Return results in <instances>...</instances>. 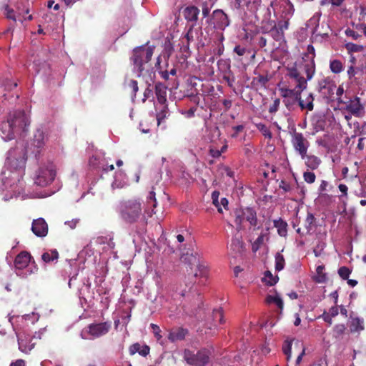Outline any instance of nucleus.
Listing matches in <instances>:
<instances>
[{"mask_svg":"<svg viewBox=\"0 0 366 366\" xmlns=\"http://www.w3.org/2000/svg\"><path fill=\"white\" fill-rule=\"evenodd\" d=\"M315 216L312 213H308L305 219L306 228L308 231L312 229V226L315 222Z\"/></svg>","mask_w":366,"mask_h":366,"instance_id":"55","label":"nucleus"},{"mask_svg":"<svg viewBox=\"0 0 366 366\" xmlns=\"http://www.w3.org/2000/svg\"><path fill=\"white\" fill-rule=\"evenodd\" d=\"M347 50L350 52H359L363 49L362 45H358L354 43H347L345 44Z\"/></svg>","mask_w":366,"mask_h":366,"instance_id":"46","label":"nucleus"},{"mask_svg":"<svg viewBox=\"0 0 366 366\" xmlns=\"http://www.w3.org/2000/svg\"><path fill=\"white\" fill-rule=\"evenodd\" d=\"M262 281L265 282L266 285L269 286L274 285L278 281L277 276H273L272 274L269 271H267L264 272V277L262 278Z\"/></svg>","mask_w":366,"mask_h":366,"instance_id":"35","label":"nucleus"},{"mask_svg":"<svg viewBox=\"0 0 366 366\" xmlns=\"http://www.w3.org/2000/svg\"><path fill=\"white\" fill-rule=\"evenodd\" d=\"M17 86V83L14 82L7 77L0 76V96L6 97L4 92L11 91Z\"/></svg>","mask_w":366,"mask_h":366,"instance_id":"18","label":"nucleus"},{"mask_svg":"<svg viewBox=\"0 0 366 366\" xmlns=\"http://www.w3.org/2000/svg\"><path fill=\"white\" fill-rule=\"evenodd\" d=\"M285 267V258L283 255L277 252L275 255V269L277 271H281Z\"/></svg>","mask_w":366,"mask_h":366,"instance_id":"41","label":"nucleus"},{"mask_svg":"<svg viewBox=\"0 0 366 366\" xmlns=\"http://www.w3.org/2000/svg\"><path fill=\"white\" fill-rule=\"evenodd\" d=\"M350 272V270L347 267H341L338 269V274L343 280H347Z\"/></svg>","mask_w":366,"mask_h":366,"instance_id":"52","label":"nucleus"},{"mask_svg":"<svg viewBox=\"0 0 366 366\" xmlns=\"http://www.w3.org/2000/svg\"><path fill=\"white\" fill-rule=\"evenodd\" d=\"M127 184V175L122 170H119L115 173L114 181L112 184V189H121Z\"/></svg>","mask_w":366,"mask_h":366,"instance_id":"16","label":"nucleus"},{"mask_svg":"<svg viewBox=\"0 0 366 366\" xmlns=\"http://www.w3.org/2000/svg\"><path fill=\"white\" fill-rule=\"evenodd\" d=\"M111 322L92 323L89 325L86 330L81 333V336L84 339L87 338L86 337H84V333L87 332L92 339L98 338L107 334L111 329Z\"/></svg>","mask_w":366,"mask_h":366,"instance_id":"9","label":"nucleus"},{"mask_svg":"<svg viewBox=\"0 0 366 366\" xmlns=\"http://www.w3.org/2000/svg\"><path fill=\"white\" fill-rule=\"evenodd\" d=\"M48 140V135L42 129H38L34 136L33 147L36 149L32 152L35 153V156L40 153V150L44 147L46 141Z\"/></svg>","mask_w":366,"mask_h":366,"instance_id":"14","label":"nucleus"},{"mask_svg":"<svg viewBox=\"0 0 366 366\" xmlns=\"http://www.w3.org/2000/svg\"><path fill=\"white\" fill-rule=\"evenodd\" d=\"M187 332V330L181 327L172 330L169 333L168 339L173 342L182 340L185 337Z\"/></svg>","mask_w":366,"mask_h":366,"instance_id":"23","label":"nucleus"},{"mask_svg":"<svg viewBox=\"0 0 366 366\" xmlns=\"http://www.w3.org/2000/svg\"><path fill=\"white\" fill-rule=\"evenodd\" d=\"M356 195L360 197H366V184L360 182V188Z\"/></svg>","mask_w":366,"mask_h":366,"instance_id":"64","label":"nucleus"},{"mask_svg":"<svg viewBox=\"0 0 366 366\" xmlns=\"http://www.w3.org/2000/svg\"><path fill=\"white\" fill-rule=\"evenodd\" d=\"M155 94L157 102L159 104L164 105L167 102V87L162 83H157L155 85Z\"/></svg>","mask_w":366,"mask_h":366,"instance_id":"19","label":"nucleus"},{"mask_svg":"<svg viewBox=\"0 0 366 366\" xmlns=\"http://www.w3.org/2000/svg\"><path fill=\"white\" fill-rule=\"evenodd\" d=\"M320 17H321V13L316 12L307 22V24H306L307 27L310 29L311 31L313 34L317 32V31Z\"/></svg>","mask_w":366,"mask_h":366,"instance_id":"26","label":"nucleus"},{"mask_svg":"<svg viewBox=\"0 0 366 366\" xmlns=\"http://www.w3.org/2000/svg\"><path fill=\"white\" fill-rule=\"evenodd\" d=\"M343 64L340 60H332L330 63V69L332 73L339 74L343 71Z\"/></svg>","mask_w":366,"mask_h":366,"instance_id":"36","label":"nucleus"},{"mask_svg":"<svg viewBox=\"0 0 366 366\" xmlns=\"http://www.w3.org/2000/svg\"><path fill=\"white\" fill-rule=\"evenodd\" d=\"M29 123V117L24 111L14 112L6 122L0 124L1 138L5 142L13 139L16 133L26 132Z\"/></svg>","mask_w":366,"mask_h":366,"instance_id":"2","label":"nucleus"},{"mask_svg":"<svg viewBox=\"0 0 366 366\" xmlns=\"http://www.w3.org/2000/svg\"><path fill=\"white\" fill-rule=\"evenodd\" d=\"M244 220V217H243L242 210H237L235 212V224L237 225V229H242V224Z\"/></svg>","mask_w":366,"mask_h":366,"instance_id":"43","label":"nucleus"},{"mask_svg":"<svg viewBox=\"0 0 366 366\" xmlns=\"http://www.w3.org/2000/svg\"><path fill=\"white\" fill-rule=\"evenodd\" d=\"M357 73L353 66H351L347 69V75L351 81H356L357 79L355 78V75Z\"/></svg>","mask_w":366,"mask_h":366,"instance_id":"63","label":"nucleus"},{"mask_svg":"<svg viewBox=\"0 0 366 366\" xmlns=\"http://www.w3.org/2000/svg\"><path fill=\"white\" fill-rule=\"evenodd\" d=\"M199 10L194 6H187L183 11V16L188 21L192 22V24H196L198 19Z\"/></svg>","mask_w":366,"mask_h":366,"instance_id":"17","label":"nucleus"},{"mask_svg":"<svg viewBox=\"0 0 366 366\" xmlns=\"http://www.w3.org/2000/svg\"><path fill=\"white\" fill-rule=\"evenodd\" d=\"M59 257V253L56 249L45 252L41 255L42 260L46 263L56 261Z\"/></svg>","mask_w":366,"mask_h":366,"instance_id":"33","label":"nucleus"},{"mask_svg":"<svg viewBox=\"0 0 366 366\" xmlns=\"http://www.w3.org/2000/svg\"><path fill=\"white\" fill-rule=\"evenodd\" d=\"M230 248L236 254H240L244 249V244L240 238L234 237L232 239Z\"/></svg>","mask_w":366,"mask_h":366,"instance_id":"27","label":"nucleus"},{"mask_svg":"<svg viewBox=\"0 0 366 366\" xmlns=\"http://www.w3.org/2000/svg\"><path fill=\"white\" fill-rule=\"evenodd\" d=\"M295 12L293 4L287 0L286 4L282 6V14L280 15L281 19H285L290 20Z\"/></svg>","mask_w":366,"mask_h":366,"instance_id":"25","label":"nucleus"},{"mask_svg":"<svg viewBox=\"0 0 366 366\" xmlns=\"http://www.w3.org/2000/svg\"><path fill=\"white\" fill-rule=\"evenodd\" d=\"M339 103L345 104L346 110L355 117H361L364 114V107L357 97L350 99L348 102L339 100Z\"/></svg>","mask_w":366,"mask_h":366,"instance_id":"13","label":"nucleus"},{"mask_svg":"<svg viewBox=\"0 0 366 366\" xmlns=\"http://www.w3.org/2000/svg\"><path fill=\"white\" fill-rule=\"evenodd\" d=\"M219 192L214 191L212 192V202L215 205V207L217 208L218 212L222 213V207H220V204H219Z\"/></svg>","mask_w":366,"mask_h":366,"instance_id":"49","label":"nucleus"},{"mask_svg":"<svg viewBox=\"0 0 366 366\" xmlns=\"http://www.w3.org/2000/svg\"><path fill=\"white\" fill-rule=\"evenodd\" d=\"M325 246V242L322 241H320L317 243V244L316 245L313 250L315 257H320L322 254V252L324 250Z\"/></svg>","mask_w":366,"mask_h":366,"instance_id":"50","label":"nucleus"},{"mask_svg":"<svg viewBox=\"0 0 366 366\" xmlns=\"http://www.w3.org/2000/svg\"><path fill=\"white\" fill-rule=\"evenodd\" d=\"M292 144L295 151L305 159L310 143L302 133L295 132L292 135Z\"/></svg>","mask_w":366,"mask_h":366,"instance_id":"10","label":"nucleus"},{"mask_svg":"<svg viewBox=\"0 0 366 366\" xmlns=\"http://www.w3.org/2000/svg\"><path fill=\"white\" fill-rule=\"evenodd\" d=\"M5 15L7 19H11L14 22L18 20V17L15 14L14 11L12 9H10L8 6L5 7Z\"/></svg>","mask_w":366,"mask_h":366,"instance_id":"51","label":"nucleus"},{"mask_svg":"<svg viewBox=\"0 0 366 366\" xmlns=\"http://www.w3.org/2000/svg\"><path fill=\"white\" fill-rule=\"evenodd\" d=\"M279 188L282 189L285 193L292 191V185L285 180H281L279 183Z\"/></svg>","mask_w":366,"mask_h":366,"instance_id":"53","label":"nucleus"},{"mask_svg":"<svg viewBox=\"0 0 366 366\" xmlns=\"http://www.w3.org/2000/svg\"><path fill=\"white\" fill-rule=\"evenodd\" d=\"M147 205L148 207H152V212H154V208L157 206V200L155 197V193L154 191H151L147 197Z\"/></svg>","mask_w":366,"mask_h":366,"instance_id":"44","label":"nucleus"},{"mask_svg":"<svg viewBox=\"0 0 366 366\" xmlns=\"http://www.w3.org/2000/svg\"><path fill=\"white\" fill-rule=\"evenodd\" d=\"M80 222L79 218H74L71 220H68L64 222V224L71 229H74L76 227L77 224Z\"/></svg>","mask_w":366,"mask_h":366,"instance_id":"60","label":"nucleus"},{"mask_svg":"<svg viewBox=\"0 0 366 366\" xmlns=\"http://www.w3.org/2000/svg\"><path fill=\"white\" fill-rule=\"evenodd\" d=\"M280 104V99H275L273 102V104L269 107V112L271 114H274L277 112L279 107Z\"/></svg>","mask_w":366,"mask_h":366,"instance_id":"61","label":"nucleus"},{"mask_svg":"<svg viewBox=\"0 0 366 366\" xmlns=\"http://www.w3.org/2000/svg\"><path fill=\"white\" fill-rule=\"evenodd\" d=\"M242 213L244 220L249 222L251 226L257 224V213L252 208L247 207L242 209Z\"/></svg>","mask_w":366,"mask_h":366,"instance_id":"20","label":"nucleus"},{"mask_svg":"<svg viewBox=\"0 0 366 366\" xmlns=\"http://www.w3.org/2000/svg\"><path fill=\"white\" fill-rule=\"evenodd\" d=\"M31 231L39 237H46L48 233V225L44 219L40 217L34 219L31 224Z\"/></svg>","mask_w":366,"mask_h":366,"instance_id":"15","label":"nucleus"},{"mask_svg":"<svg viewBox=\"0 0 366 366\" xmlns=\"http://www.w3.org/2000/svg\"><path fill=\"white\" fill-rule=\"evenodd\" d=\"M289 21L290 20H287L285 19H281L280 17L277 24L276 25L277 28L279 29L280 31H284L287 29H288L289 27Z\"/></svg>","mask_w":366,"mask_h":366,"instance_id":"48","label":"nucleus"},{"mask_svg":"<svg viewBox=\"0 0 366 366\" xmlns=\"http://www.w3.org/2000/svg\"><path fill=\"white\" fill-rule=\"evenodd\" d=\"M346 327L344 324L336 325L333 328L334 336L337 338L344 334Z\"/></svg>","mask_w":366,"mask_h":366,"instance_id":"45","label":"nucleus"},{"mask_svg":"<svg viewBox=\"0 0 366 366\" xmlns=\"http://www.w3.org/2000/svg\"><path fill=\"white\" fill-rule=\"evenodd\" d=\"M56 173L55 166L51 162L41 164L34 174V182L37 186L46 187L54 180Z\"/></svg>","mask_w":366,"mask_h":366,"instance_id":"7","label":"nucleus"},{"mask_svg":"<svg viewBox=\"0 0 366 366\" xmlns=\"http://www.w3.org/2000/svg\"><path fill=\"white\" fill-rule=\"evenodd\" d=\"M19 349L24 353L29 352L34 347V343L27 342V340L21 337H18Z\"/></svg>","mask_w":366,"mask_h":366,"instance_id":"29","label":"nucleus"},{"mask_svg":"<svg viewBox=\"0 0 366 366\" xmlns=\"http://www.w3.org/2000/svg\"><path fill=\"white\" fill-rule=\"evenodd\" d=\"M22 317L25 320H30L33 319L32 323L34 324L36 322H37L39 319V315L38 314H36L34 312H32L31 314H26L22 316Z\"/></svg>","mask_w":366,"mask_h":366,"instance_id":"62","label":"nucleus"},{"mask_svg":"<svg viewBox=\"0 0 366 366\" xmlns=\"http://www.w3.org/2000/svg\"><path fill=\"white\" fill-rule=\"evenodd\" d=\"M301 93L297 94L291 97L283 99V102L288 110H294L297 103L299 104L300 95Z\"/></svg>","mask_w":366,"mask_h":366,"instance_id":"28","label":"nucleus"},{"mask_svg":"<svg viewBox=\"0 0 366 366\" xmlns=\"http://www.w3.org/2000/svg\"><path fill=\"white\" fill-rule=\"evenodd\" d=\"M292 340L287 339L282 345V351L284 354L287 356V360H290L292 356Z\"/></svg>","mask_w":366,"mask_h":366,"instance_id":"38","label":"nucleus"},{"mask_svg":"<svg viewBox=\"0 0 366 366\" xmlns=\"http://www.w3.org/2000/svg\"><path fill=\"white\" fill-rule=\"evenodd\" d=\"M97 242L98 244H104L107 242L108 249H114L115 247L114 242L112 241V238H107L106 237H99L97 239Z\"/></svg>","mask_w":366,"mask_h":366,"instance_id":"42","label":"nucleus"},{"mask_svg":"<svg viewBox=\"0 0 366 366\" xmlns=\"http://www.w3.org/2000/svg\"><path fill=\"white\" fill-rule=\"evenodd\" d=\"M150 327H151V328L152 330V332L154 333V335L155 336L157 340H160L162 337L161 335V330H160L159 327L157 325H155L153 323H152L150 325Z\"/></svg>","mask_w":366,"mask_h":366,"instance_id":"58","label":"nucleus"},{"mask_svg":"<svg viewBox=\"0 0 366 366\" xmlns=\"http://www.w3.org/2000/svg\"><path fill=\"white\" fill-rule=\"evenodd\" d=\"M258 129H259V131L262 133V134L265 137H268L269 139L272 137V133L265 124H259Z\"/></svg>","mask_w":366,"mask_h":366,"instance_id":"57","label":"nucleus"},{"mask_svg":"<svg viewBox=\"0 0 366 366\" xmlns=\"http://www.w3.org/2000/svg\"><path fill=\"white\" fill-rule=\"evenodd\" d=\"M288 76L296 84L294 89H290L285 86L279 88L281 96L283 99L291 97L297 94L302 93V92L307 87V79H305L302 76L297 68H291L288 72Z\"/></svg>","mask_w":366,"mask_h":366,"instance_id":"6","label":"nucleus"},{"mask_svg":"<svg viewBox=\"0 0 366 366\" xmlns=\"http://www.w3.org/2000/svg\"><path fill=\"white\" fill-rule=\"evenodd\" d=\"M364 320L360 317L351 318L350 321V330L352 333L360 332L364 330Z\"/></svg>","mask_w":366,"mask_h":366,"instance_id":"22","label":"nucleus"},{"mask_svg":"<svg viewBox=\"0 0 366 366\" xmlns=\"http://www.w3.org/2000/svg\"><path fill=\"white\" fill-rule=\"evenodd\" d=\"M324 269H325V267L322 265H320L317 267L316 271H317V275L315 278V281L317 282L323 283L327 281L326 274L325 273H323Z\"/></svg>","mask_w":366,"mask_h":366,"instance_id":"39","label":"nucleus"},{"mask_svg":"<svg viewBox=\"0 0 366 366\" xmlns=\"http://www.w3.org/2000/svg\"><path fill=\"white\" fill-rule=\"evenodd\" d=\"M315 48L312 45L309 44L307 48V54L305 55V57H303V59L307 61L304 64V71L308 80L312 78L315 71Z\"/></svg>","mask_w":366,"mask_h":366,"instance_id":"11","label":"nucleus"},{"mask_svg":"<svg viewBox=\"0 0 366 366\" xmlns=\"http://www.w3.org/2000/svg\"><path fill=\"white\" fill-rule=\"evenodd\" d=\"M303 177H304V180L309 184L313 183L316 179V176H315V173L311 172H305L303 174Z\"/></svg>","mask_w":366,"mask_h":366,"instance_id":"54","label":"nucleus"},{"mask_svg":"<svg viewBox=\"0 0 366 366\" xmlns=\"http://www.w3.org/2000/svg\"><path fill=\"white\" fill-rule=\"evenodd\" d=\"M314 97L312 93L309 94L305 99H302L301 94L300 95L299 106L301 109H307L308 111H312L314 109L313 104Z\"/></svg>","mask_w":366,"mask_h":366,"instance_id":"24","label":"nucleus"},{"mask_svg":"<svg viewBox=\"0 0 366 366\" xmlns=\"http://www.w3.org/2000/svg\"><path fill=\"white\" fill-rule=\"evenodd\" d=\"M194 26V24H192L189 26V28L188 29V31L185 34V38L187 39V41L188 44L190 42L194 41V31H193Z\"/></svg>","mask_w":366,"mask_h":366,"instance_id":"56","label":"nucleus"},{"mask_svg":"<svg viewBox=\"0 0 366 366\" xmlns=\"http://www.w3.org/2000/svg\"><path fill=\"white\" fill-rule=\"evenodd\" d=\"M270 35L275 41H281L284 39V33L274 25L269 31Z\"/></svg>","mask_w":366,"mask_h":366,"instance_id":"40","label":"nucleus"},{"mask_svg":"<svg viewBox=\"0 0 366 366\" xmlns=\"http://www.w3.org/2000/svg\"><path fill=\"white\" fill-rule=\"evenodd\" d=\"M31 257L27 252H20L15 258L14 269L16 274L21 278H27L37 272L38 267L34 261L31 262Z\"/></svg>","mask_w":366,"mask_h":366,"instance_id":"4","label":"nucleus"},{"mask_svg":"<svg viewBox=\"0 0 366 366\" xmlns=\"http://www.w3.org/2000/svg\"><path fill=\"white\" fill-rule=\"evenodd\" d=\"M320 92L324 94L325 96L330 97L334 94L335 90L336 89V86L334 84L330 82L324 81V84H320Z\"/></svg>","mask_w":366,"mask_h":366,"instance_id":"31","label":"nucleus"},{"mask_svg":"<svg viewBox=\"0 0 366 366\" xmlns=\"http://www.w3.org/2000/svg\"><path fill=\"white\" fill-rule=\"evenodd\" d=\"M197 269H198V271H199V273L196 272L194 274V276L195 277H198V276H200V277H207V267L204 264H199L197 265Z\"/></svg>","mask_w":366,"mask_h":366,"instance_id":"59","label":"nucleus"},{"mask_svg":"<svg viewBox=\"0 0 366 366\" xmlns=\"http://www.w3.org/2000/svg\"><path fill=\"white\" fill-rule=\"evenodd\" d=\"M142 204L137 199L122 202L119 206V214L123 221L127 223L136 222L142 215Z\"/></svg>","mask_w":366,"mask_h":366,"instance_id":"5","label":"nucleus"},{"mask_svg":"<svg viewBox=\"0 0 366 366\" xmlns=\"http://www.w3.org/2000/svg\"><path fill=\"white\" fill-rule=\"evenodd\" d=\"M304 159H305V164L307 165V167L310 168L311 169H316L321 162L320 159L314 155H306Z\"/></svg>","mask_w":366,"mask_h":366,"instance_id":"32","label":"nucleus"},{"mask_svg":"<svg viewBox=\"0 0 366 366\" xmlns=\"http://www.w3.org/2000/svg\"><path fill=\"white\" fill-rule=\"evenodd\" d=\"M211 21L214 27L219 30H224L230 24L228 16L221 9L213 11Z\"/></svg>","mask_w":366,"mask_h":366,"instance_id":"12","label":"nucleus"},{"mask_svg":"<svg viewBox=\"0 0 366 366\" xmlns=\"http://www.w3.org/2000/svg\"><path fill=\"white\" fill-rule=\"evenodd\" d=\"M26 161V152L23 146L16 147L8 152L6 160V166L10 169L11 174L6 176V172H1L3 187L2 192H7L3 194V199L9 201L13 197L20 195L22 190V183L20 182L19 177L21 175L20 170L22 169Z\"/></svg>","mask_w":366,"mask_h":366,"instance_id":"1","label":"nucleus"},{"mask_svg":"<svg viewBox=\"0 0 366 366\" xmlns=\"http://www.w3.org/2000/svg\"><path fill=\"white\" fill-rule=\"evenodd\" d=\"M264 235L263 234H260L257 239L253 242L252 246V249L254 252H256L262 244L264 242Z\"/></svg>","mask_w":366,"mask_h":366,"instance_id":"47","label":"nucleus"},{"mask_svg":"<svg viewBox=\"0 0 366 366\" xmlns=\"http://www.w3.org/2000/svg\"><path fill=\"white\" fill-rule=\"evenodd\" d=\"M266 301L268 304L274 303L280 310L283 309V300L278 294H276L274 296L268 295Z\"/></svg>","mask_w":366,"mask_h":366,"instance_id":"34","label":"nucleus"},{"mask_svg":"<svg viewBox=\"0 0 366 366\" xmlns=\"http://www.w3.org/2000/svg\"><path fill=\"white\" fill-rule=\"evenodd\" d=\"M274 226L277 229V232L281 237H285L287 233V224L282 219L274 220Z\"/></svg>","mask_w":366,"mask_h":366,"instance_id":"30","label":"nucleus"},{"mask_svg":"<svg viewBox=\"0 0 366 366\" xmlns=\"http://www.w3.org/2000/svg\"><path fill=\"white\" fill-rule=\"evenodd\" d=\"M162 108L157 114V124L159 125L169 115L167 105H162Z\"/></svg>","mask_w":366,"mask_h":366,"instance_id":"37","label":"nucleus"},{"mask_svg":"<svg viewBox=\"0 0 366 366\" xmlns=\"http://www.w3.org/2000/svg\"><path fill=\"white\" fill-rule=\"evenodd\" d=\"M154 48L151 46H139L133 50V55L131 60L133 63V71L137 76L143 75L144 70L148 71L150 68L149 61L153 55Z\"/></svg>","mask_w":366,"mask_h":366,"instance_id":"3","label":"nucleus"},{"mask_svg":"<svg viewBox=\"0 0 366 366\" xmlns=\"http://www.w3.org/2000/svg\"><path fill=\"white\" fill-rule=\"evenodd\" d=\"M212 321L211 326H209V329H212V327H217L218 325H222L224 322V316H223V310L222 308L214 309L212 314Z\"/></svg>","mask_w":366,"mask_h":366,"instance_id":"21","label":"nucleus"},{"mask_svg":"<svg viewBox=\"0 0 366 366\" xmlns=\"http://www.w3.org/2000/svg\"><path fill=\"white\" fill-rule=\"evenodd\" d=\"M183 357L187 364L192 366H204L209 360V352L205 350H200L196 354L189 350H184Z\"/></svg>","mask_w":366,"mask_h":366,"instance_id":"8","label":"nucleus"}]
</instances>
